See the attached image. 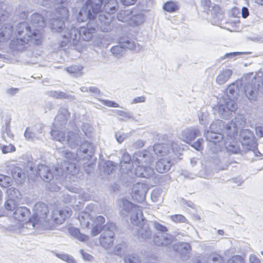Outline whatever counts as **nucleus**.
<instances>
[{"instance_id": "f257e3e1", "label": "nucleus", "mask_w": 263, "mask_h": 263, "mask_svg": "<svg viewBox=\"0 0 263 263\" xmlns=\"http://www.w3.org/2000/svg\"><path fill=\"white\" fill-rule=\"evenodd\" d=\"M34 214L28 222V225H31L34 228L39 229L50 222L47 218L48 209L46 204L43 202L36 203L33 207Z\"/></svg>"}, {"instance_id": "f03ea898", "label": "nucleus", "mask_w": 263, "mask_h": 263, "mask_svg": "<svg viewBox=\"0 0 263 263\" xmlns=\"http://www.w3.org/2000/svg\"><path fill=\"white\" fill-rule=\"evenodd\" d=\"M95 147L89 142H85L77 151L76 155L68 151H63L62 155L66 160L64 161H76L79 160H89L95 154Z\"/></svg>"}, {"instance_id": "7ed1b4c3", "label": "nucleus", "mask_w": 263, "mask_h": 263, "mask_svg": "<svg viewBox=\"0 0 263 263\" xmlns=\"http://www.w3.org/2000/svg\"><path fill=\"white\" fill-rule=\"evenodd\" d=\"M102 0H87L81 9L77 16L78 21L83 22L86 20L94 19V16L101 10Z\"/></svg>"}, {"instance_id": "20e7f679", "label": "nucleus", "mask_w": 263, "mask_h": 263, "mask_svg": "<svg viewBox=\"0 0 263 263\" xmlns=\"http://www.w3.org/2000/svg\"><path fill=\"white\" fill-rule=\"evenodd\" d=\"M200 5L203 12L208 14H211V20L213 25L219 26L222 24L223 12L218 5H212L210 0H200Z\"/></svg>"}, {"instance_id": "39448f33", "label": "nucleus", "mask_w": 263, "mask_h": 263, "mask_svg": "<svg viewBox=\"0 0 263 263\" xmlns=\"http://www.w3.org/2000/svg\"><path fill=\"white\" fill-rule=\"evenodd\" d=\"M19 35L27 36L29 37L28 41L32 42L34 45H40L42 42V35L39 29L32 31L30 26L25 22L18 24L16 26L15 32Z\"/></svg>"}, {"instance_id": "423d86ee", "label": "nucleus", "mask_w": 263, "mask_h": 263, "mask_svg": "<svg viewBox=\"0 0 263 263\" xmlns=\"http://www.w3.org/2000/svg\"><path fill=\"white\" fill-rule=\"evenodd\" d=\"M121 202V207L124 211L123 214H130V220L133 224H137L139 219H143V213L139 206L126 199H122Z\"/></svg>"}, {"instance_id": "0eeeda50", "label": "nucleus", "mask_w": 263, "mask_h": 263, "mask_svg": "<svg viewBox=\"0 0 263 263\" xmlns=\"http://www.w3.org/2000/svg\"><path fill=\"white\" fill-rule=\"evenodd\" d=\"M240 139L242 146L247 151H251L256 156L261 155L257 149V143L254 133L249 129H242L240 133Z\"/></svg>"}, {"instance_id": "6e6552de", "label": "nucleus", "mask_w": 263, "mask_h": 263, "mask_svg": "<svg viewBox=\"0 0 263 263\" xmlns=\"http://www.w3.org/2000/svg\"><path fill=\"white\" fill-rule=\"evenodd\" d=\"M119 41V45L114 46L110 49L111 53L118 59L123 56L126 49L133 50L136 47L135 42L129 37H121Z\"/></svg>"}, {"instance_id": "1a4fd4ad", "label": "nucleus", "mask_w": 263, "mask_h": 263, "mask_svg": "<svg viewBox=\"0 0 263 263\" xmlns=\"http://www.w3.org/2000/svg\"><path fill=\"white\" fill-rule=\"evenodd\" d=\"M116 230L115 224L108 223L105 227V230L102 231L99 238V242L105 249H109L112 246Z\"/></svg>"}, {"instance_id": "9d476101", "label": "nucleus", "mask_w": 263, "mask_h": 263, "mask_svg": "<svg viewBox=\"0 0 263 263\" xmlns=\"http://www.w3.org/2000/svg\"><path fill=\"white\" fill-rule=\"evenodd\" d=\"M37 173L40 178L46 182H50L54 179H60V170L59 167H56L53 172L50 167L41 164L37 168Z\"/></svg>"}, {"instance_id": "9b49d317", "label": "nucleus", "mask_w": 263, "mask_h": 263, "mask_svg": "<svg viewBox=\"0 0 263 263\" xmlns=\"http://www.w3.org/2000/svg\"><path fill=\"white\" fill-rule=\"evenodd\" d=\"M246 119L242 115H237L234 119L226 124V133L232 139L235 135L237 134L238 129L246 124Z\"/></svg>"}, {"instance_id": "f8f14e48", "label": "nucleus", "mask_w": 263, "mask_h": 263, "mask_svg": "<svg viewBox=\"0 0 263 263\" xmlns=\"http://www.w3.org/2000/svg\"><path fill=\"white\" fill-rule=\"evenodd\" d=\"M8 198L5 203V206L7 210L13 211L18 205L22 199L20 192L14 187H10L7 190Z\"/></svg>"}, {"instance_id": "ddd939ff", "label": "nucleus", "mask_w": 263, "mask_h": 263, "mask_svg": "<svg viewBox=\"0 0 263 263\" xmlns=\"http://www.w3.org/2000/svg\"><path fill=\"white\" fill-rule=\"evenodd\" d=\"M237 108L236 102L233 100L228 101L224 99L218 107V114L219 117L224 119H229Z\"/></svg>"}, {"instance_id": "4468645a", "label": "nucleus", "mask_w": 263, "mask_h": 263, "mask_svg": "<svg viewBox=\"0 0 263 263\" xmlns=\"http://www.w3.org/2000/svg\"><path fill=\"white\" fill-rule=\"evenodd\" d=\"M143 219H139V222L137 224L139 228L137 230V238L140 241H143L151 239L152 235V231L149 228L150 223L143 216Z\"/></svg>"}, {"instance_id": "2eb2a0df", "label": "nucleus", "mask_w": 263, "mask_h": 263, "mask_svg": "<svg viewBox=\"0 0 263 263\" xmlns=\"http://www.w3.org/2000/svg\"><path fill=\"white\" fill-rule=\"evenodd\" d=\"M58 12L62 18L52 19L50 25L53 31L62 32L63 34L64 32V28L65 27L63 19L67 17L69 10L66 7L62 6L58 8Z\"/></svg>"}, {"instance_id": "dca6fc26", "label": "nucleus", "mask_w": 263, "mask_h": 263, "mask_svg": "<svg viewBox=\"0 0 263 263\" xmlns=\"http://www.w3.org/2000/svg\"><path fill=\"white\" fill-rule=\"evenodd\" d=\"M94 19L96 20V26H95L96 30L97 28L102 32H109L111 30L112 26L111 24L110 17L101 12L98 17L97 14L95 15Z\"/></svg>"}, {"instance_id": "f3484780", "label": "nucleus", "mask_w": 263, "mask_h": 263, "mask_svg": "<svg viewBox=\"0 0 263 263\" xmlns=\"http://www.w3.org/2000/svg\"><path fill=\"white\" fill-rule=\"evenodd\" d=\"M148 190V187L146 184L137 183L134 184L132 188L133 198L139 202L143 201Z\"/></svg>"}, {"instance_id": "a211bd4d", "label": "nucleus", "mask_w": 263, "mask_h": 263, "mask_svg": "<svg viewBox=\"0 0 263 263\" xmlns=\"http://www.w3.org/2000/svg\"><path fill=\"white\" fill-rule=\"evenodd\" d=\"M154 161L152 154L147 150L139 151L133 156V161L138 165H149Z\"/></svg>"}, {"instance_id": "6ab92c4d", "label": "nucleus", "mask_w": 263, "mask_h": 263, "mask_svg": "<svg viewBox=\"0 0 263 263\" xmlns=\"http://www.w3.org/2000/svg\"><path fill=\"white\" fill-rule=\"evenodd\" d=\"M96 20L90 19L87 23L86 26L80 27L79 29V33L80 34V39L85 41H90L93 36V34L96 32L95 26Z\"/></svg>"}, {"instance_id": "aec40b11", "label": "nucleus", "mask_w": 263, "mask_h": 263, "mask_svg": "<svg viewBox=\"0 0 263 263\" xmlns=\"http://www.w3.org/2000/svg\"><path fill=\"white\" fill-rule=\"evenodd\" d=\"M257 80L252 79L250 83L245 85L244 91L246 97L251 101H255L259 90V84H256Z\"/></svg>"}, {"instance_id": "412c9836", "label": "nucleus", "mask_w": 263, "mask_h": 263, "mask_svg": "<svg viewBox=\"0 0 263 263\" xmlns=\"http://www.w3.org/2000/svg\"><path fill=\"white\" fill-rule=\"evenodd\" d=\"M71 213L72 211L69 208L54 210L51 217L52 222L58 224H62L66 219L70 217Z\"/></svg>"}, {"instance_id": "4be33fe9", "label": "nucleus", "mask_w": 263, "mask_h": 263, "mask_svg": "<svg viewBox=\"0 0 263 263\" xmlns=\"http://www.w3.org/2000/svg\"><path fill=\"white\" fill-rule=\"evenodd\" d=\"M120 153L122 158L119 166L122 173L127 174L133 168L132 158L126 150H121Z\"/></svg>"}, {"instance_id": "5701e85b", "label": "nucleus", "mask_w": 263, "mask_h": 263, "mask_svg": "<svg viewBox=\"0 0 263 263\" xmlns=\"http://www.w3.org/2000/svg\"><path fill=\"white\" fill-rule=\"evenodd\" d=\"M64 32L62 35L65 40L62 41L61 46H64L67 45L70 40L75 42L80 39L79 29L76 27H71L70 30L68 28L64 27Z\"/></svg>"}, {"instance_id": "b1692460", "label": "nucleus", "mask_w": 263, "mask_h": 263, "mask_svg": "<svg viewBox=\"0 0 263 263\" xmlns=\"http://www.w3.org/2000/svg\"><path fill=\"white\" fill-rule=\"evenodd\" d=\"M93 224H92V229L91 230V234L93 236H96L100 234L102 231L105 230V227L108 223L111 222H105V218L104 217L99 215L97 216L93 219H92Z\"/></svg>"}, {"instance_id": "393cba45", "label": "nucleus", "mask_w": 263, "mask_h": 263, "mask_svg": "<svg viewBox=\"0 0 263 263\" xmlns=\"http://www.w3.org/2000/svg\"><path fill=\"white\" fill-rule=\"evenodd\" d=\"M65 137L66 140L64 141V143L67 144L71 148H76L78 146H81L84 143L88 142L84 141L82 143L80 135L73 132H68Z\"/></svg>"}, {"instance_id": "a878e982", "label": "nucleus", "mask_w": 263, "mask_h": 263, "mask_svg": "<svg viewBox=\"0 0 263 263\" xmlns=\"http://www.w3.org/2000/svg\"><path fill=\"white\" fill-rule=\"evenodd\" d=\"M73 161H64L61 164V167H59L60 177L65 176L67 174L72 175L77 173L79 169L76 166V164Z\"/></svg>"}, {"instance_id": "bb28decb", "label": "nucleus", "mask_w": 263, "mask_h": 263, "mask_svg": "<svg viewBox=\"0 0 263 263\" xmlns=\"http://www.w3.org/2000/svg\"><path fill=\"white\" fill-rule=\"evenodd\" d=\"M173 236L166 233H157L153 237V240L155 245L158 246H167L173 241Z\"/></svg>"}, {"instance_id": "cd10ccee", "label": "nucleus", "mask_w": 263, "mask_h": 263, "mask_svg": "<svg viewBox=\"0 0 263 263\" xmlns=\"http://www.w3.org/2000/svg\"><path fill=\"white\" fill-rule=\"evenodd\" d=\"M69 117L70 113L68 112V109L64 107H61L54 119L53 123L54 126L59 128L60 126L66 125Z\"/></svg>"}, {"instance_id": "c85d7f7f", "label": "nucleus", "mask_w": 263, "mask_h": 263, "mask_svg": "<svg viewBox=\"0 0 263 263\" xmlns=\"http://www.w3.org/2000/svg\"><path fill=\"white\" fill-rule=\"evenodd\" d=\"M29 37L26 38H16L12 40L10 44V47L14 50L18 51H22L24 50L27 46V45H31V44H34L32 42L28 41Z\"/></svg>"}, {"instance_id": "c756f323", "label": "nucleus", "mask_w": 263, "mask_h": 263, "mask_svg": "<svg viewBox=\"0 0 263 263\" xmlns=\"http://www.w3.org/2000/svg\"><path fill=\"white\" fill-rule=\"evenodd\" d=\"M148 165H138L135 171L136 176L141 178H149L154 175V170Z\"/></svg>"}, {"instance_id": "7c9ffc66", "label": "nucleus", "mask_w": 263, "mask_h": 263, "mask_svg": "<svg viewBox=\"0 0 263 263\" xmlns=\"http://www.w3.org/2000/svg\"><path fill=\"white\" fill-rule=\"evenodd\" d=\"M204 136L207 141H209V145H216L223 139L224 136L220 132L215 130H209L204 133Z\"/></svg>"}, {"instance_id": "2f4dec72", "label": "nucleus", "mask_w": 263, "mask_h": 263, "mask_svg": "<svg viewBox=\"0 0 263 263\" xmlns=\"http://www.w3.org/2000/svg\"><path fill=\"white\" fill-rule=\"evenodd\" d=\"M13 27L11 24H6L0 28V43L9 40L13 33Z\"/></svg>"}, {"instance_id": "473e14b6", "label": "nucleus", "mask_w": 263, "mask_h": 263, "mask_svg": "<svg viewBox=\"0 0 263 263\" xmlns=\"http://www.w3.org/2000/svg\"><path fill=\"white\" fill-rule=\"evenodd\" d=\"M200 131L195 127H190L183 130L181 134V139L189 143L199 136Z\"/></svg>"}, {"instance_id": "72a5a7b5", "label": "nucleus", "mask_w": 263, "mask_h": 263, "mask_svg": "<svg viewBox=\"0 0 263 263\" xmlns=\"http://www.w3.org/2000/svg\"><path fill=\"white\" fill-rule=\"evenodd\" d=\"M191 249L189 243L179 242L174 247V249L181 254V258L183 260L189 258V251Z\"/></svg>"}, {"instance_id": "f704fd0d", "label": "nucleus", "mask_w": 263, "mask_h": 263, "mask_svg": "<svg viewBox=\"0 0 263 263\" xmlns=\"http://www.w3.org/2000/svg\"><path fill=\"white\" fill-rule=\"evenodd\" d=\"M13 217L18 221L26 220L30 214V211L25 206H18L13 210Z\"/></svg>"}, {"instance_id": "c9c22d12", "label": "nucleus", "mask_w": 263, "mask_h": 263, "mask_svg": "<svg viewBox=\"0 0 263 263\" xmlns=\"http://www.w3.org/2000/svg\"><path fill=\"white\" fill-rule=\"evenodd\" d=\"M172 165L171 160L168 159H160L156 164V169L160 173H164L167 172L171 168Z\"/></svg>"}, {"instance_id": "e433bc0d", "label": "nucleus", "mask_w": 263, "mask_h": 263, "mask_svg": "<svg viewBox=\"0 0 263 263\" xmlns=\"http://www.w3.org/2000/svg\"><path fill=\"white\" fill-rule=\"evenodd\" d=\"M238 91L239 89L238 86L234 83H232L227 88V98L226 99L229 101L233 100L236 102Z\"/></svg>"}, {"instance_id": "4c0bfd02", "label": "nucleus", "mask_w": 263, "mask_h": 263, "mask_svg": "<svg viewBox=\"0 0 263 263\" xmlns=\"http://www.w3.org/2000/svg\"><path fill=\"white\" fill-rule=\"evenodd\" d=\"M105 2L103 7V11L108 14H114L116 12L118 7V3L116 0H102L101 5Z\"/></svg>"}, {"instance_id": "58836bf2", "label": "nucleus", "mask_w": 263, "mask_h": 263, "mask_svg": "<svg viewBox=\"0 0 263 263\" xmlns=\"http://www.w3.org/2000/svg\"><path fill=\"white\" fill-rule=\"evenodd\" d=\"M11 174L17 184H22L26 178L25 173L18 166L12 168Z\"/></svg>"}, {"instance_id": "ea45409f", "label": "nucleus", "mask_w": 263, "mask_h": 263, "mask_svg": "<svg viewBox=\"0 0 263 263\" xmlns=\"http://www.w3.org/2000/svg\"><path fill=\"white\" fill-rule=\"evenodd\" d=\"M233 71L229 69H225L220 71L216 78V82L219 85L224 84L230 78Z\"/></svg>"}, {"instance_id": "a19ab883", "label": "nucleus", "mask_w": 263, "mask_h": 263, "mask_svg": "<svg viewBox=\"0 0 263 263\" xmlns=\"http://www.w3.org/2000/svg\"><path fill=\"white\" fill-rule=\"evenodd\" d=\"M153 151L156 155L162 156L170 153L168 144L157 143L154 145Z\"/></svg>"}, {"instance_id": "79ce46f5", "label": "nucleus", "mask_w": 263, "mask_h": 263, "mask_svg": "<svg viewBox=\"0 0 263 263\" xmlns=\"http://www.w3.org/2000/svg\"><path fill=\"white\" fill-rule=\"evenodd\" d=\"M118 167L117 164L111 161H107L100 167V171L104 174L109 175L113 172Z\"/></svg>"}, {"instance_id": "37998d69", "label": "nucleus", "mask_w": 263, "mask_h": 263, "mask_svg": "<svg viewBox=\"0 0 263 263\" xmlns=\"http://www.w3.org/2000/svg\"><path fill=\"white\" fill-rule=\"evenodd\" d=\"M31 22L34 27L43 28L45 25L43 16L39 13H34L31 16Z\"/></svg>"}, {"instance_id": "c03bdc74", "label": "nucleus", "mask_w": 263, "mask_h": 263, "mask_svg": "<svg viewBox=\"0 0 263 263\" xmlns=\"http://www.w3.org/2000/svg\"><path fill=\"white\" fill-rule=\"evenodd\" d=\"M129 21V24L133 26H138L144 21V15L141 13H135L132 11V14Z\"/></svg>"}, {"instance_id": "a18cd8bd", "label": "nucleus", "mask_w": 263, "mask_h": 263, "mask_svg": "<svg viewBox=\"0 0 263 263\" xmlns=\"http://www.w3.org/2000/svg\"><path fill=\"white\" fill-rule=\"evenodd\" d=\"M225 146L227 151L232 154H238L240 152V146L237 142L227 141L225 143Z\"/></svg>"}, {"instance_id": "49530a36", "label": "nucleus", "mask_w": 263, "mask_h": 263, "mask_svg": "<svg viewBox=\"0 0 263 263\" xmlns=\"http://www.w3.org/2000/svg\"><path fill=\"white\" fill-rule=\"evenodd\" d=\"M45 93L46 95L55 99H70L72 98L70 95L59 91H47Z\"/></svg>"}, {"instance_id": "de8ad7c7", "label": "nucleus", "mask_w": 263, "mask_h": 263, "mask_svg": "<svg viewBox=\"0 0 263 263\" xmlns=\"http://www.w3.org/2000/svg\"><path fill=\"white\" fill-rule=\"evenodd\" d=\"M78 218L82 227L88 228L89 226V220H91V218L88 213L85 212L81 213L78 216Z\"/></svg>"}, {"instance_id": "09e8293b", "label": "nucleus", "mask_w": 263, "mask_h": 263, "mask_svg": "<svg viewBox=\"0 0 263 263\" xmlns=\"http://www.w3.org/2000/svg\"><path fill=\"white\" fill-rule=\"evenodd\" d=\"M132 11L130 10H121L117 14V19L123 22H128L130 18Z\"/></svg>"}, {"instance_id": "8fccbe9b", "label": "nucleus", "mask_w": 263, "mask_h": 263, "mask_svg": "<svg viewBox=\"0 0 263 263\" xmlns=\"http://www.w3.org/2000/svg\"><path fill=\"white\" fill-rule=\"evenodd\" d=\"M69 231L71 236L81 241L85 242L88 240V237L86 235L81 233L78 229L71 228L70 229Z\"/></svg>"}, {"instance_id": "3c124183", "label": "nucleus", "mask_w": 263, "mask_h": 263, "mask_svg": "<svg viewBox=\"0 0 263 263\" xmlns=\"http://www.w3.org/2000/svg\"><path fill=\"white\" fill-rule=\"evenodd\" d=\"M50 133L53 139L64 143V141L66 140V136L64 133L57 129H52Z\"/></svg>"}, {"instance_id": "603ef678", "label": "nucleus", "mask_w": 263, "mask_h": 263, "mask_svg": "<svg viewBox=\"0 0 263 263\" xmlns=\"http://www.w3.org/2000/svg\"><path fill=\"white\" fill-rule=\"evenodd\" d=\"M83 68V67L81 66L72 65L67 68V71L73 76L78 77L82 75Z\"/></svg>"}, {"instance_id": "864d4df0", "label": "nucleus", "mask_w": 263, "mask_h": 263, "mask_svg": "<svg viewBox=\"0 0 263 263\" xmlns=\"http://www.w3.org/2000/svg\"><path fill=\"white\" fill-rule=\"evenodd\" d=\"M163 8L168 12H174L178 10L179 7L177 3L170 1L164 4Z\"/></svg>"}, {"instance_id": "5fc2aeb1", "label": "nucleus", "mask_w": 263, "mask_h": 263, "mask_svg": "<svg viewBox=\"0 0 263 263\" xmlns=\"http://www.w3.org/2000/svg\"><path fill=\"white\" fill-rule=\"evenodd\" d=\"M210 130L221 132L222 130V128H224L226 130V124H224L223 121L218 120L211 123L210 126Z\"/></svg>"}, {"instance_id": "6e6d98bb", "label": "nucleus", "mask_w": 263, "mask_h": 263, "mask_svg": "<svg viewBox=\"0 0 263 263\" xmlns=\"http://www.w3.org/2000/svg\"><path fill=\"white\" fill-rule=\"evenodd\" d=\"M3 130L4 133L2 136V138L4 140L7 141V137L10 139H12L13 135L11 132L10 121H7L6 122L5 125L3 126Z\"/></svg>"}, {"instance_id": "4d7b16f0", "label": "nucleus", "mask_w": 263, "mask_h": 263, "mask_svg": "<svg viewBox=\"0 0 263 263\" xmlns=\"http://www.w3.org/2000/svg\"><path fill=\"white\" fill-rule=\"evenodd\" d=\"M124 261L125 263H141L139 257L136 254H128L125 256Z\"/></svg>"}, {"instance_id": "13d9d810", "label": "nucleus", "mask_w": 263, "mask_h": 263, "mask_svg": "<svg viewBox=\"0 0 263 263\" xmlns=\"http://www.w3.org/2000/svg\"><path fill=\"white\" fill-rule=\"evenodd\" d=\"M12 179L11 177L0 174V186L3 187H8L11 185Z\"/></svg>"}, {"instance_id": "bf43d9fd", "label": "nucleus", "mask_w": 263, "mask_h": 263, "mask_svg": "<svg viewBox=\"0 0 263 263\" xmlns=\"http://www.w3.org/2000/svg\"><path fill=\"white\" fill-rule=\"evenodd\" d=\"M81 128L86 137L88 138L91 137L93 128L90 124L83 123L82 125Z\"/></svg>"}, {"instance_id": "052dcab7", "label": "nucleus", "mask_w": 263, "mask_h": 263, "mask_svg": "<svg viewBox=\"0 0 263 263\" xmlns=\"http://www.w3.org/2000/svg\"><path fill=\"white\" fill-rule=\"evenodd\" d=\"M24 136L27 140L31 141H35L39 139L36 134L30 130L28 127H27L25 130Z\"/></svg>"}, {"instance_id": "680f3d73", "label": "nucleus", "mask_w": 263, "mask_h": 263, "mask_svg": "<svg viewBox=\"0 0 263 263\" xmlns=\"http://www.w3.org/2000/svg\"><path fill=\"white\" fill-rule=\"evenodd\" d=\"M56 256L60 259L67 262L68 263H77L72 256L65 253H57Z\"/></svg>"}, {"instance_id": "e2e57ef3", "label": "nucleus", "mask_w": 263, "mask_h": 263, "mask_svg": "<svg viewBox=\"0 0 263 263\" xmlns=\"http://www.w3.org/2000/svg\"><path fill=\"white\" fill-rule=\"evenodd\" d=\"M126 245L125 243H122L117 245L114 249L115 254L118 256H122L126 251Z\"/></svg>"}, {"instance_id": "0e129e2a", "label": "nucleus", "mask_w": 263, "mask_h": 263, "mask_svg": "<svg viewBox=\"0 0 263 263\" xmlns=\"http://www.w3.org/2000/svg\"><path fill=\"white\" fill-rule=\"evenodd\" d=\"M153 228L160 233H164L167 231V228L156 221H149Z\"/></svg>"}, {"instance_id": "69168bd1", "label": "nucleus", "mask_w": 263, "mask_h": 263, "mask_svg": "<svg viewBox=\"0 0 263 263\" xmlns=\"http://www.w3.org/2000/svg\"><path fill=\"white\" fill-rule=\"evenodd\" d=\"M168 146L171 147L172 152L177 156L178 155H181L183 151V148H181L179 144L176 142H172L171 144H168Z\"/></svg>"}, {"instance_id": "338daca9", "label": "nucleus", "mask_w": 263, "mask_h": 263, "mask_svg": "<svg viewBox=\"0 0 263 263\" xmlns=\"http://www.w3.org/2000/svg\"><path fill=\"white\" fill-rule=\"evenodd\" d=\"M208 114L206 112H203L201 110L199 112L198 118L201 124L205 125L208 124Z\"/></svg>"}, {"instance_id": "774afa93", "label": "nucleus", "mask_w": 263, "mask_h": 263, "mask_svg": "<svg viewBox=\"0 0 263 263\" xmlns=\"http://www.w3.org/2000/svg\"><path fill=\"white\" fill-rule=\"evenodd\" d=\"M208 263H223V257L218 254L212 255L209 259Z\"/></svg>"}]
</instances>
